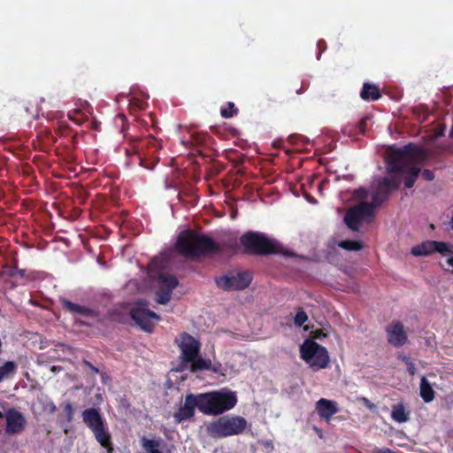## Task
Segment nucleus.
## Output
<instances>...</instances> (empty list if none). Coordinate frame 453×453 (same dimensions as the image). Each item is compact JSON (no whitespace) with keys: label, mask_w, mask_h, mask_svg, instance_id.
<instances>
[{"label":"nucleus","mask_w":453,"mask_h":453,"mask_svg":"<svg viewBox=\"0 0 453 453\" xmlns=\"http://www.w3.org/2000/svg\"><path fill=\"white\" fill-rule=\"evenodd\" d=\"M426 157V150L413 143L392 149L386 158L387 173L390 174L388 177L397 176L402 180L399 174H407L404 186L407 188H412L420 173V168L411 165L421 163Z\"/></svg>","instance_id":"1"},{"label":"nucleus","mask_w":453,"mask_h":453,"mask_svg":"<svg viewBox=\"0 0 453 453\" xmlns=\"http://www.w3.org/2000/svg\"><path fill=\"white\" fill-rule=\"evenodd\" d=\"M401 185V179L397 176L382 178L372 193V203L362 202L357 205L350 207L344 216L346 226L352 231H359L363 220L366 218H372L374 215L376 207L380 206L387 201L391 193L397 190Z\"/></svg>","instance_id":"2"},{"label":"nucleus","mask_w":453,"mask_h":453,"mask_svg":"<svg viewBox=\"0 0 453 453\" xmlns=\"http://www.w3.org/2000/svg\"><path fill=\"white\" fill-rule=\"evenodd\" d=\"M175 249L182 257L191 259L219 254L223 250V247L211 237L192 229L183 230L179 234Z\"/></svg>","instance_id":"3"},{"label":"nucleus","mask_w":453,"mask_h":453,"mask_svg":"<svg viewBox=\"0 0 453 453\" xmlns=\"http://www.w3.org/2000/svg\"><path fill=\"white\" fill-rule=\"evenodd\" d=\"M240 243L243 247V253L253 256H268L282 253L286 256H292L285 253L282 246L275 240L268 238L264 233L248 231L240 237Z\"/></svg>","instance_id":"4"},{"label":"nucleus","mask_w":453,"mask_h":453,"mask_svg":"<svg viewBox=\"0 0 453 453\" xmlns=\"http://www.w3.org/2000/svg\"><path fill=\"white\" fill-rule=\"evenodd\" d=\"M204 415H220L231 409L237 403L235 392L221 389L208 393H201Z\"/></svg>","instance_id":"5"},{"label":"nucleus","mask_w":453,"mask_h":453,"mask_svg":"<svg viewBox=\"0 0 453 453\" xmlns=\"http://www.w3.org/2000/svg\"><path fill=\"white\" fill-rule=\"evenodd\" d=\"M247 425L248 422L243 417L226 415L210 423L206 431L211 437L221 439L242 434L247 428Z\"/></svg>","instance_id":"6"},{"label":"nucleus","mask_w":453,"mask_h":453,"mask_svg":"<svg viewBox=\"0 0 453 453\" xmlns=\"http://www.w3.org/2000/svg\"><path fill=\"white\" fill-rule=\"evenodd\" d=\"M300 357L312 371H319L327 367L330 358L326 347L313 340H306L300 347Z\"/></svg>","instance_id":"7"},{"label":"nucleus","mask_w":453,"mask_h":453,"mask_svg":"<svg viewBox=\"0 0 453 453\" xmlns=\"http://www.w3.org/2000/svg\"><path fill=\"white\" fill-rule=\"evenodd\" d=\"M82 418L84 423L93 432L96 441L101 446L111 449V435L106 430L99 411L95 408L86 409L82 412Z\"/></svg>","instance_id":"8"},{"label":"nucleus","mask_w":453,"mask_h":453,"mask_svg":"<svg viewBox=\"0 0 453 453\" xmlns=\"http://www.w3.org/2000/svg\"><path fill=\"white\" fill-rule=\"evenodd\" d=\"M181 350V363L175 368L176 372L186 370V362L192 361L200 352V342L188 333H182L178 343Z\"/></svg>","instance_id":"9"},{"label":"nucleus","mask_w":453,"mask_h":453,"mask_svg":"<svg viewBox=\"0 0 453 453\" xmlns=\"http://www.w3.org/2000/svg\"><path fill=\"white\" fill-rule=\"evenodd\" d=\"M252 276L248 272H230L216 280L219 288L226 290H242L249 287Z\"/></svg>","instance_id":"10"},{"label":"nucleus","mask_w":453,"mask_h":453,"mask_svg":"<svg viewBox=\"0 0 453 453\" xmlns=\"http://www.w3.org/2000/svg\"><path fill=\"white\" fill-rule=\"evenodd\" d=\"M203 399L201 394H188L185 396L184 403L179 408V410L173 414L175 422L181 423L186 420H189L195 416L196 408L200 412L204 414V409L203 408Z\"/></svg>","instance_id":"11"},{"label":"nucleus","mask_w":453,"mask_h":453,"mask_svg":"<svg viewBox=\"0 0 453 453\" xmlns=\"http://www.w3.org/2000/svg\"><path fill=\"white\" fill-rule=\"evenodd\" d=\"M130 316L141 329L147 333H151L153 331L154 323L152 322V319H160L159 315L156 312L141 306L132 308L130 311Z\"/></svg>","instance_id":"12"},{"label":"nucleus","mask_w":453,"mask_h":453,"mask_svg":"<svg viewBox=\"0 0 453 453\" xmlns=\"http://www.w3.org/2000/svg\"><path fill=\"white\" fill-rule=\"evenodd\" d=\"M5 432L8 434H19L26 427L27 420L23 414L14 408H10L5 413Z\"/></svg>","instance_id":"13"},{"label":"nucleus","mask_w":453,"mask_h":453,"mask_svg":"<svg viewBox=\"0 0 453 453\" xmlns=\"http://www.w3.org/2000/svg\"><path fill=\"white\" fill-rule=\"evenodd\" d=\"M388 342L390 345L399 348L403 346L408 340L402 322L395 321L386 327Z\"/></svg>","instance_id":"14"},{"label":"nucleus","mask_w":453,"mask_h":453,"mask_svg":"<svg viewBox=\"0 0 453 453\" xmlns=\"http://www.w3.org/2000/svg\"><path fill=\"white\" fill-rule=\"evenodd\" d=\"M59 303H61L63 310L71 314H79L88 318H97L99 316V313L96 311L74 303L65 297H61L59 299Z\"/></svg>","instance_id":"15"},{"label":"nucleus","mask_w":453,"mask_h":453,"mask_svg":"<svg viewBox=\"0 0 453 453\" xmlns=\"http://www.w3.org/2000/svg\"><path fill=\"white\" fill-rule=\"evenodd\" d=\"M316 411L320 418L329 420L339 410L334 401L321 398L316 403Z\"/></svg>","instance_id":"16"},{"label":"nucleus","mask_w":453,"mask_h":453,"mask_svg":"<svg viewBox=\"0 0 453 453\" xmlns=\"http://www.w3.org/2000/svg\"><path fill=\"white\" fill-rule=\"evenodd\" d=\"M360 97L365 101H377L381 97V93L377 85L365 82L360 92Z\"/></svg>","instance_id":"17"},{"label":"nucleus","mask_w":453,"mask_h":453,"mask_svg":"<svg viewBox=\"0 0 453 453\" xmlns=\"http://www.w3.org/2000/svg\"><path fill=\"white\" fill-rule=\"evenodd\" d=\"M163 444V440L161 438L157 439H148L145 436H142L141 439V446L145 453H163L160 450V447Z\"/></svg>","instance_id":"18"},{"label":"nucleus","mask_w":453,"mask_h":453,"mask_svg":"<svg viewBox=\"0 0 453 453\" xmlns=\"http://www.w3.org/2000/svg\"><path fill=\"white\" fill-rule=\"evenodd\" d=\"M411 253L415 257L429 256L434 253V241H426L412 247Z\"/></svg>","instance_id":"19"},{"label":"nucleus","mask_w":453,"mask_h":453,"mask_svg":"<svg viewBox=\"0 0 453 453\" xmlns=\"http://www.w3.org/2000/svg\"><path fill=\"white\" fill-rule=\"evenodd\" d=\"M159 289L173 294V290L178 286V279L173 275L160 274L159 275Z\"/></svg>","instance_id":"20"},{"label":"nucleus","mask_w":453,"mask_h":453,"mask_svg":"<svg viewBox=\"0 0 453 453\" xmlns=\"http://www.w3.org/2000/svg\"><path fill=\"white\" fill-rule=\"evenodd\" d=\"M136 144L134 146L135 152L139 153L145 146L154 149L155 151L161 148L159 142L154 136H148L142 139L135 140Z\"/></svg>","instance_id":"21"},{"label":"nucleus","mask_w":453,"mask_h":453,"mask_svg":"<svg viewBox=\"0 0 453 453\" xmlns=\"http://www.w3.org/2000/svg\"><path fill=\"white\" fill-rule=\"evenodd\" d=\"M420 396L425 403H430L434 399V391L425 376L420 380Z\"/></svg>","instance_id":"22"},{"label":"nucleus","mask_w":453,"mask_h":453,"mask_svg":"<svg viewBox=\"0 0 453 453\" xmlns=\"http://www.w3.org/2000/svg\"><path fill=\"white\" fill-rule=\"evenodd\" d=\"M190 364V371L192 372H197L199 371L207 370L211 368V360L203 359L199 354L192 361L186 362V365Z\"/></svg>","instance_id":"23"},{"label":"nucleus","mask_w":453,"mask_h":453,"mask_svg":"<svg viewBox=\"0 0 453 453\" xmlns=\"http://www.w3.org/2000/svg\"><path fill=\"white\" fill-rule=\"evenodd\" d=\"M391 418L398 423H403L409 420V412L405 411L403 404L399 403L392 407Z\"/></svg>","instance_id":"24"},{"label":"nucleus","mask_w":453,"mask_h":453,"mask_svg":"<svg viewBox=\"0 0 453 453\" xmlns=\"http://www.w3.org/2000/svg\"><path fill=\"white\" fill-rule=\"evenodd\" d=\"M17 368L18 365L14 361H7L0 366V382L14 375L17 372Z\"/></svg>","instance_id":"25"},{"label":"nucleus","mask_w":453,"mask_h":453,"mask_svg":"<svg viewBox=\"0 0 453 453\" xmlns=\"http://www.w3.org/2000/svg\"><path fill=\"white\" fill-rule=\"evenodd\" d=\"M148 107V102L136 96H132L129 99V111L132 114H136L140 111H143Z\"/></svg>","instance_id":"26"},{"label":"nucleus","mask_w":453,"mask_h":453,"mask_svg":"<svg viewBox=\"0 0 453 453\" xmlns=\"http://www.w3.org/2000/svg\"><path fill=\"white\" fill-rule=\"evenodd\" d=\"M338 246L346 250L357 251V250H362L364 247V244L362 242H359V241L344 240V241H341L338 243Z\"/></svg>","instance_id":"27"},{"label":"nucleus","mask_w":453,"mask_h":453,"mask_svg":"<svg viewBox=\"0 0 453 453\" xmlns=\"http://www.w3.org/2000/svg\"><path fill=\"white\" fill-rule=\"evenodd\" d=\"M308 320V315L302 307L296 309L294 323L296 326H302Z\"/></svg>","instance_id":"28"},{"label":"nucleus","mask_w":453,"mask_h":453,"mask_svg":"<svg viewBox=\"0 0 453 453\" xmlns=\"http://www.w3.org/2000/svg\"><path fill=\"white\" fill-rule=\"evenodd\" d=\"M238 113V109L235 107L233 102H229L227 104L226 108H222L220 110V115L225 119L232 118L233 116Z\"/></svg>","instance_id":"29"},{"label":"nucleus","mask_w":453,"mask_h":453,"mask_svg":"<svg viewBox=\"0 0 453 453\" xmlns=\"http://www.w3.org/2000/svg\"><path fill=\"white\" fill-rule=\"evenodd\" d=\"M67 116L68 119L76 125H81L85 120V116L81 110H74L73 111H69Z\"/></svg>","instance_id":"30"},{"label":"nucleus","mask_w":453,"mask_h":453,"mask_svg":"<svg viewBox=\"0 0 453 453\" xmlns=\"http://www.w3.org/2000/svg\"><path fill=\"white\" fill-rule=\"evenodd\" d=\"M453 247L444 242L434 241V252L445 254L447 252H453Z\"/></svg>","instance_id":"31"},{"label":"nucleus","mask_w":453,"mask_h":453,"mask_svg":"<svg viewBox=\"0 0 453 453\" xmlns=\"http://www.w3.org/2000/svg\"><path fill=\"white\" fill-rule=\"evenodd\" d=\"M398 359H400L406 365L407 371L410 373V375L412 376L416 373L417 369H416L415 364L411 360L410 357H408L404 355H399Z\"/></svg>","instance_id":"32"},{"label":"nucleus","mask_w":453,"mask_h":453,"mask_svg":"<svg viewBox=\"0 0 453 453\" xmlns=\"http://www.w3.org/2000/svg\"><path fill=\"white\" fill-rule=\"evenodd\" d=\"M172 297V294L158 288L157 291V302L160 304H166Z\"/></svg>","instance_id":"33"},{"label":"nucleus","mask_w":453,"mask_h":453,"mask_svg":"<svg viewBox=\"0 0 453 453\" xmlns=\"http://www.w3.org/2000/svg\"><path fill=\"white\" fill-rule=\"evenodd\" d=\"M15 272L17 273V277L20 279H26L27 280H34L36 278L35 272L27 273L26 269L18 268V271Z\"/></svg>","instance_id":"34"},{"label":"nucleus","mask_w":453,"mask_h":453,"mask_svg":"<svg viewBox=\"0 0 453 453\" xmlns=\"http://www.w3.org/2000/svg\"><path fill=\"white\" fill-rule=\"evenodd\" d=\"M82 364L86 367H88L93 372V374L100 373V370L97 367H96L95 365H93L89 361H88L86 359H83L82 360Z\"/></svg>","instance_id":"35"},{"label":"nucleus","mask_w":453,"mask_h":453,"mask_svg":"<svg viewBox=\"0 0 453 453\" xmlns=\"http://www.w3.org/2000/svg\"><path fill=\"white\" fill-rule=\"evenodd\" d=\"M65 412L66 414V417H67V419L68 420H71L73 418V405L68 403L65 405Z\"/></svg>","instance_id":"36"},{"label":"nucleus","mask_w":453,"mask_h":453,"mask_svg":"<svg viewBox=\"0 0 453 453\" xmlns=\"http://www.w3.org/2000/svg\"><path fill=\"white\" fill-rule=\"evenodd\" d=\"M422 177L424 180H427V181H431L434 179V174L433 173V171L431 170H428V169H425L423 172H422Z\"/></svg>","instance_id":"37"},{"label":"nucleus","mask_w":453,"mask_h":453,"mask_svg":"<svg viewBox=\"0 0 453 453\" xmlns=\"http://www.w3.org/2000/svg\"><path fill=\"white\" fill-rule=\"evenodd\" d=\"M317 46H318L319 50L317 58L319 59L322 52L325 51L326 49V42L324 40H319L318 42H317Z\"/></svg>","instance_id":"38"},{"label":"nucleus","mask_w":453,"mask_h":453,"mask_svg":"<svg viewBox=\"0 0 453 453\" xmlns=\"http://www.w3.org/2000/svg\"><path fill=\"white\" fill-rule=\"evenodd\" d=\"M8 275L12 278H16L17 277V273L15 271H18V267H17V260L14 261V265L13 266H8Z\"/></svg>","instance_id":"39"},{"label":"nucleus","mask_w":453,"mask_h":453,"mask_svg":"<svg viewBox=\"0 0 453 453\" xmlns=\"http://www.w3.org/2000/svg\"><path fill=\"white\" fill-rule=\"evenodd\" d=\"M369 120V118H364L362 119L359 122H358V129L360 130V132L362 134H365V128H366V123L367 121Z\"/></svg>","instance_id":"40"},{"label":"nucleus","mask_w":453,"mask_h":453,"mask_svg":"<svg viewBox=\"0 0 453 453\" xmlns=\"http://www.w3.org/2000/svg\"><path fill=\"white\" fill-rule=\"evenodd\" d=\"M357 196L361 199H365L368 196V190L365 188H360L357 190Z\"/></svg>","instance_id":"41"},{"label":"nucleus","mask_w":453,"mask_h":453,"mask_svg":"<svg viewBox=\"0 0 453 453\" xmlns=\"http://www.w3.org/2000/svg\"><path fill=\"white\" fill-rule=\"evenodd\" d=\"M220 364H216V365H212L211 363V368H207L208 371H211L213 372H219V368H220Z\"/></svg>","instance_id":"42"},{"label":"nucleus","mask_w":453,"mask_h":453,"mask_svg":"<svg viewBox=\"0 0 453 453\" xmlns=\"http://www.w3.org/2000/svg\"><path fill=\"white\" fill-rule=\"evenodd\" d=\"M362 401L368 409L372 410L374 408V404L371 403L367 398L364 397Z\"/></svg>","instance_id":"43"},{"label":"nucleus","mask_w":453,"mask_h":453,"mask_svg":"<svg viewBox=\"0 0 453 453\" xmlns=\"http://www.w3.org/2000/svg\"><path fill=\"white\" fill-rule=\"evenodd\" d=\"M77 136H78V135H77V134H75L74 135H73V136H72V143H73V145L74 147L76 146V144H77V142H78V141H77Z\"/></svg>","instance_id":"44"},{"label":"nucleus","mask_w":453,"mask_h":453,"mask_svg":"<svg viewBox=\"0 0 453 453\" xmlns=\"http://www.w3.org/2000/svg\"><path fill=\"white\" fill-rule=\"evenodd\" d=\"M447 264L453 267V257H450L447 259Z\"/></svg>","instance_id":"45"},{"label":"nucleus","mask_w":453,"mask_h":453,"mask_svg":"<svg viewBox=\"0 0 453 453\" xmlns=\"http://www.w3.org/2000/svg\"><path fill=\"white\" fill-rule=\"evenodd\" d=\"M61 369L62 368L60 366H52L51 371L56 372V371H60Z\"/></svg>","instance_id":"46"},{"label":"nucleus","mask_w":453,"mask_h":453,"mask_svg":"<svg viewBox=\"0 0 453 453\" xmlns=\"http://www.w3.org/2000/svg\"><path fill=\"white\" fill-rule=\"evenodd\" d=\"M449 227L451 230H453V216L451 217V219L449 221Z\"/></svg>","instance_id":"47"},{"label":"nucleus","mask_w":453,"mask_h":453,"mask_svg":"<svg viewBox=\"0 0 453 453\" xmlns=\"http://www.w3.org/2000/svg\"><path fill=\"white\" fill-rule=\"evenodd\" d=\"M4 417H5V415L2 411H0V418H3Z\"/></svg>","instance_id":"48"},{"label":"nucleus","mask_w":453,"mask_h":453,"mask_svg":"<svg viewBox=\"0 0 453 453\" xmlns=\"http://www.w3.org/2000/svg\"><path fill=\"white\" fill-rule=\"evenodd\" d=\"M60 129H63V130H64V129H66V130H67L68 128H67V127H60Z\"/></svg>","instance_id":"49"},{"label":"nucleus","mask_w":453,"mask_h":453,"mask_svg":"<svg viewBox=\"0 0 453 453\" xmlns=\"http://www.w3.org/2000/svg\"><path fill=\"white\" fill-rule=\"evenodd\" d=\"M296 93H297V94H300V93H301V89L296 90Z\"/></svg>","instance_id":"50"}]
</instances>
